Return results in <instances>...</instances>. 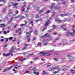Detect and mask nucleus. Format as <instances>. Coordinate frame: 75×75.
Wrapping results in <instances>:
<instances>
[{
  "label": "nucleus",
  "instance_id": "864d4df0",
  "mask_svg": "<svg viewBox=\"0 0 75 75\" xmlns=\"http://www.w3.org/2000/svg\"><path fill=\"white\" fill-rule=\"evenodd\" d=\"M20 18V19H21V18H25V17L23 16H22L21 17V18Z\"/></svg>",
  "mask_w": 75,
  "mask_h": 75
},
{
  "label": "nucleus",
  "instance_id": "2f4dec72",
  "mask_svg": "<svg viewBox=\"0 0 75 75\" xmlns=\"http://www.w3.org/2000/svg\"><path fill=\"white\" fill-rule=\"evenodd\" d=\"M71 72H73V73H75V71L73 70V69H72L71 70Z\"/></svg>",
  "mask_w": 75,
  "mask_h": 75
},
{
  "label": "nucleus",
  "instance_id": "f03ea898",
  "mask_svg": "<svg viewBox=\"0 0 75 75\" xmlns=\"http://www.w3.org/2000/svg\"><path fill=\"white\" fill-rule=\"evenodd\" d=\"M74 32L72 33V32H71V33H69V32H67V36H68V35H71L72 36V37H74Z\"/></svg>",
  "mask_w": 75,
  "mask_h": 75
},
{
  "label": "nucleus",
  "instance_id": "f3484780",
  "mask_svg": "<svg viewBox=\"0 0 75 75\" xmlns=\"http://www.w3.org/2000/svg\"><path fill=\"white\" fill-rule=\"evenodd\" d=\"M18 3H16L15 4H14V5H13V7H16V6H18Z\"/></svg>",
  "mask_w": 75,
  "mask_h": 75
},
{
  "label": "nucleus",
  "instance_id": "de8ad7c7",
  "mask_svg": "<svg viewBox=\"0 0 75 75\" xmlns=\"http://www.w3.org/2000/svg\"><path fill=\"white\" fill-rule=\"evenodd\" d=\"M27 47H24L23 48V50H25L26 49H27Z\"/></svg>",
  "mask_w": 75,
  "mask_h": 75
},
{
  "label": "nucleus",
  "instance_id": "4c0bfd02",
  "mask_svg": "<svg viewBox=\"0 0 75 75\" xmlns=\"http://www.w3.org/2000/svg\"><path fill=\"white\" fill-rule=\"evenodd\" d=\"M62 69L63 71H66V70H68V69H65V68H63Z\"/></svg>",
  "mask_w": 75,
  "mask_h": 75
},
{
  "label": "nucleus",
  "instance_id": "5701e85b",
  "mask_svg": "<svg viewBox=\"0 0 75 75\" xmlns=\"http://www.w3.org/2000/svg\"><path fill=\"white\" fill-rule=\"evenodd\" d=\"M36 70H37V69L36 68H34L33 69V70L35 72Z\"/></svg>",
  "mask_w": 75,
  "mask_h": 75
},
{
  "label": "nucleus",
  "instance_id": "412c9836",
  "mask_svg": "<svg viewBox=\"0 0 75 75\" xmlns=\"http://www.w3.org/2000/svg\"><path fill=\"white\" fill-rule=\"evenodd\" d=\"M39 11V14H41V13H42V12L44 11V10H41Z\"/></svg>",
  "mask_w": 75,
  "mask_h": 75
},
{
  "label": "nucleus",
  "instance_id": "c03bdc74",
  "mask_svg": "<svg viewBox=\"0 0 75 75\" xmlns=\"http://www.w3.org/2000/svg\"><path fill=\"white\" fill-rule=\"evenodd\" d=\"M67 57L68 58H71V56L69 55H68Z\"/></svg>",
  "mask_w": 75,
  "mask_h": 75
},
{
  "label": "nucleus",
  "instance_id": "9b49d317",
  "mask_svg": "<svg viewBox=\"0 0 75 75\" xmlns=\"http://www.w3.org/2000/svg\"><path fill=\"white\" fill-rule=\"evenodd\" d=\"M61 8L58 6H57L54 8V9L56 10H58V9H60Z\"/></svg>",
  "mask_w": 75,
  "mask_h": 75
},
{
  "label": "nucleus",
  "instance_id": "e2e57ef3",
  "mask_svg": "<svg viewBox=\"0 0 75 75\" xmlns=\"http://www.w3.org/2000/svg\"><path fill=\"white\" fill-rule=\"evenodd\" d=\"M14 66L15 67H17L18 66V64H16L14 65Z\"/></svg>",
  "mask_w": 75,
  "mask_h": 75
},
{
  "label": "nucleus",
  "instance_id": "7c9ffc66",
  "mask_svg": "<svg viewBox=\"0 0 75 75\" xmlns=\"http://www.w3.org/2000/svg\"><path fill=\"white\" fill-rule=\"evenodd\" d=\"M13 17H12L11 18V21H9L8 22H9V23H10V22H11V21L13 19Z\"/></svg>",
  "mask_w": 75,
  "mask_h": 75
},
{
  "label": "nucleus",
  "instance_id": "72a5a7b5",
  "mask_svg": "<svg viewBox=\"0 0 75 75\" xmlns=\"http://www.w3.org/2000/svg\"><path fill=\"white\" fill-rule=\"evenodd\" d=\"M50 11L49 10H47V11L46 12V13L47 14H48V13H50Z\"/></svg>",
  "mask_w": 75,
  "mask_h": 75
},
{
  "label": "nucleus",
  "instance_id": "69168bd1",
  "mask_svg": "<svg viewBox=\"0 0 75 75\" xmlns=\"http://www.w3.org/2000/svg\"><path fill=\"white\" fill-rule=\"evenodd\" d=\"M21 33H22V32H20L18 34L19 35H21Z\"/></svg>",
  "mask_w": 75,
  "mask_h": 75
},
{
  "label": "nucleus",
  "instance_id": "f704fd0d",
  "mask_svg": "<svg viewBox=\"0 0 75 75\" xmlns=\"http://www.w3.org/2000/svg\"><path fill=\"white\" fill-rule=\"evenodd\" d=\"M42 73L43 75H44V74H46V72H45V71H42Z\"/></svg>",
  "mask_w": 75,
  "mask_h": 75
},
{
  "label": "nucleus",
  "instance_id": "6e6552de",
  "mask_svg": "<svg viewBox=\"0 0 75 75\" xmlns=\"http://www.w3.org/2000/svg\"><path fill=\"white\" fill-rule=\"evenodd\" d=\"M13 50H11L9 51V54L11 56H13Z\"/></svg>",
  "mask_w": 75,
  "mask_h": 75
},
{
  "label": "nucleus",
  "instance_id": "4d7b16f0",
  "mask_svg": "<svg viewBox=\"0 0 75 75\" xmlns=\"http://www.w3.org/2000/svg\"><path fill=\"white\" fill-rule=\"evenodd\" d=\"M67 30V29L66 28H64L63 30H64V31H66Z\"/></svg>",
  "mask_w": 75,
  "mask_h": 75
},
{
  "label": "nucleus",
  "instance_id": "2eb2a0df",
  "mask_svg": "<svg viewBox=\"0 0 75 75\" xmlns=\"http://www.w3.org/2000/svg\"><path fill=\"white\" fill-rule=\"evenodd\" d=\"M75 58L73 57L72 58V59H70L69 62H71V61H73V60H75Z\"/></svg>",
  "mask_w": 75,
  "mask_h": 75
},
{
  "label": "nucleus",
  "instance_id": "bb28decb",
  "mask_svg": "<svg viewBox=\"0 0 75 75\" xmlns=\"http://www.w3.org/2000/svg\"><path fill=\"white\" fill-rule=\"evenodd\" d=\"M39 59V58L38 57H36L35 58V59H33V60H34V61H35V60H37V59Z\"/></svg>",
  "mask_w": 75,
  "mask_h": 75
},
{
  "label": "nucleus",
  "instance_id": "09e8293b",
  "mask_svg": "<svg viewBox=\"0 0 75 75\" xmlns=\"http://www.w3.org/2000/svg\"><path fill=\"white\" fill-rule=\"evenodd\" d=\"M41 44V42H38V45H40Z\"/></svg>",
  "mask_w": 75,
  "mask_h": 75
},
{
  "label": "nucleus",
  "instance_id": "8fccbe9b",
  "mask_svg": "<svg viewBox=\"0 0 75 75\" xmlns=\"http://www.w3.org/2000/svg\"><path fill=\"white\" fill-rule=\"evenodd\" d=\"M43 45H44V46H45L47 45V43H44V44H43Z\"/></svg>",
  "mask_w": 75,
  "mask_h": 75
},
{
  "label": "nucleus",
  "instance_id": "e433bc0d",
  "mask_svg": "<svg viewBox=\"0 0 75 75\" xmlns=\"http://www.w3.org/2000/svg\"><path fill=\"white\" fill-rule=\"evenodd\" d=\"M8 40H12L13 39V37H10L9 38H8Z\"/></svg>",
  "mask_w": 75,
  "mask_h": 75
},
{
  "label": "nucleus",
  "instance_id": "cd10ccee",
  "mask_svg": "<svg viewBox=\"0 0 75 75\" xmlns=\"http://www.w3.org/2000/svg\"><path fill=\"white\" fill-rule=\"evenodd\" d=\"M15 46H13V47L11 48V49L12 50H14V49H15Z\"/></svg>",
  "mask_w": 75,
  "mask_h": 75
},
{
  "label": "nucleus",
  "instance_id": "49530a36",
  "mask_svg": "<svg viewBox=\"0 0 75 75\" xmlns=\"http://www.w3.org/2000/svg\"><path fill=\"white\" fill-rule=\"evenodd\" d=\"M12 67H13V66H11V67H10V68H9L8 67H7V69H8H8H10V68H12Z\"/></svg>",
  "mask_w": 75,
  "mask_h": 75
},
{
  "label": "nucleus",
  "instance_id": "13d9d810",
  "mask_svg": "<svg viewBox=\"0 0 75 75\" xmlns=\"http://www.w3.org/2000/svg\"><path fill=\"white\" fill-rule=\"evenodd\" d=\"M23 25H24V24H21L20 25V26L21 27H22V26H23Z\"/></svg>",
  "mask_w": 75,
  "mask_h": 75
},
{
  "label": "nucleus",
  "instance_id": "052dcab7",
  "mask_svg": "<svg viewBox=\"0 0 75 75\" xmlns=\"http://www.w3.org/2000/svg\"><path fill=\"white\" fill-rule=\"evenodd\" d=\"M49 39L50 40H52V36H50V37H49Z\"/></svg>",
  "mask_w": 75,
  "mask_h": 75
},
{
  "label": "nucleus",
  "instance_id": "58836bf2",
  "mask_svg": "<svg viewBox=\"0 0 75 75\" xmlns=\"http://www.w3.org/2000/svg\"><path fill=\"white\" fill-rule=\"evenodd\" d=\"M33 21H30V23L32 24V26H33Z\"/></svg>",
  "mask_w": 75,
  "mask_h": 75
},
{
  "label": "nucleus",
  "instance_id": "37998d69",
  "mask_svg": "<svg viewBox=\"0 0 75 75\" xmlns=\"http://www.w3.org/2000/svg\"><path fill=\"white\" fill-rule=\"evenodd\" d=\"M28 45H29V44H27L25 43V47H28Z\"/></svg>",
  "mask_w": 75,
  "mask_h": 75
},
{
  "label": "nucleus",
  "instance_id": "ddd939ff",
  "mask_svg": "<svg viewBox=\"0 0 75 75\" xmlns=\"http://www.w3.org/2000/svg\"><path fill=\"white\" fill-rule=\"evenodd\" d=\"M40 54H41V55H42V56H44L45 55V54H45V52H40Z\"/></svg>",
  "mask_w": 75,
  "mask_h": 75
},
{
  "label": "nucleus",
  "instance_id": "9d476101",
  "mask_svg": "<svg viewBox=\"0 0 75 75\" xmlns=\"http://www.w3.org/2000/svg\"><path fill=\"white\" fill-rule=\"evenodd\" d=\"M72 31H73V33H74L75 32V30H74V29H75V26L74 25H72Z\"/></svg>",
  "mask_w": 75,
  "mask_h": 75
},
{
  "label": "nucleus",
  "instance_id": "79ce46f5",
  "mask_svg": "<svg viewBox=\"0 0 75 75\" xmlns=\"http://www.w3.org/2000/svg\"><path fill=\"white\" fill-rule=\"evenodd\" d=\"M11 28V26H9L8 28V30H10Z\"/></svg>",
  "mask_w": 75,
  "mask_h": 75
},
{
  "label": "nucleus",
  "instance_id": "39448f33",
  "mask_svg": "<svg viewBox=\"0 0 75 75\" xmlns=\"http://www.w3.org/2000/svg\"><path fill=\"white\" fill-rule=\"evenodd\" d=\"M33 7H36V10L37 11H39V7H37V6H32Z\"/></svg>",
  "mask_w": 75,
  "mask_h": 75
},
{
  "label": "nucleus",
  "instance_id": "a211bd4d",
  "mask_svg": "<svg viewBox=\"0 0 75 75\" xmlns=\"http://www.w3.org/2000/svg\"><path fill=\"white\" fill-rule=\"evenodd\" d=\"M42 21V19H39L37 20H36L35 21V22H38V21Z\"/></svg>",
  "mask_w": 75,
  "mask_h": 75
},
{
  "label": "nucleus",
  "instance_id": "0eeeda50",
  "mask_svg": "<svg viewBox=\"0 0 75 75\" xmlns=\"http://www.w3.org/2000/svg\"><path fill=\"white\" fill-rule=\"evenodd\" d=\"M26 34L27 37L29 38H30L29 36H31V34H30V33L29 32H27Z\"/></svg>",
  "mask_w": 75,
  "mask_h": 75
},
{
  "label": "nucleus",
  "instance_id": "6e6d98bb",
  "mask_svg": "<svg viewBox=\"0 0 75 75\" xmlns=\"http://www.w3.org/2000/svg\"><path fill=\"white\" fill-rule=\"evenodd\" d=\"M52 30H50L48 31V32H49V33H51V32H52Z\"/></svg>",
  "mask_w": 75,
  "mask_h": 75
},
{
  "label": "nucleus",
  "instance_id": "3c124183",
  "mask_svg": "<svg viewBox=\"0 0 75 75\" xmlns=\"http://www.w3.org/2000/svg\"><path fill=\"white\" fill-rule=\"evenodd\" d=\"M4 34L5 35H6V34H7V32H6V31H4Z\"/></svg>",
  "mask_w": 75,
  "mask_h": 75
},
{
  "label": "nucleus",
  "instance_id": "a18cd8bd",
  "mask_svg": "<svg viewBox=\"0 0 75 75\" xmlns=\"http://www.w3.org/2000/svg\"><path fill=\"white\" fill-rule=\"evenodd\" d=\"M58 72V71H56L54 72H53V73L54 74H57V73Z\"/></svg>",
  "mask_w": 75,
  "mask_h": 75
},
{
  "label": "nucleus",
  "instance_id": "6ab92c4d",
  "mask_svg": "<svg viewBox=\"0 0 75 75\" xmlns=\"http://www.w3.org/2000/svg\"><path fill=\"white\" fill-rule=\"evenodd\" d=\"M59 67H58L57 68H56V69H57V70L58 71H61V69H59Z\"/></svg>",
  "mask_w": 75,
  "mask_h": 75
},
{
  "label": "nucleus",
  "instance_id": "20e7f679",
  "mask_svg": "<svg viewBox=\"0 0 75 75\" xmlns=\"http://www.w3.org/2000/svg\"><path fill=\"white\" fill-rule=\"evenodd\" d=\"M59 67V66H57L55 67H53L51 69V70L54 71V70H55V69H56L57 68H58Z\"/></svg>",
  "mask_w": 75,
  "mask_h": 75
},
{
  "label": "nucleus",
  "instance_id": "dca6fc26",
  "mask_svg": "<svg viewBox=\"0 0 75 75\" xmlns=\"http://www.w3.org/2000/svg\"><path fill=\"white\" fill-rule=\"evenodd\" d=\"M33 73H34V74H36V75H39V73L38 72H35V71H33Z\"/></svg>",
  "mask_w": 75,
  "mask_h": 75
},
{
  "label": "nucleus",
  "instance_id": "4468645a",
  "mask_svg": "<svg viewBox=\"0 0 75 75\" xmlns=\"http://www.w3.org/2000/svg\"><path fill=\"white\" fill-rule=\"evenodd\" d=\"M66 25L65 24H64L63 25H62L61 26V28H64V27H66Z\"/></svg>",
  "mask_w": 75,
  "mask_h": 75
},
{
  "label": "nucleus",
  "instance_id": "4be33fe9",
  "mask_svg": "<svg viewBox=\"0 0 75 75\" xmlns=\"http://www.w3.org/2000/svg\"><path fill=\"white\" fill-rule=\"evenodd\" d=\"M20 61H24V60H26V59L25 58H24V59H19Z\"/></svg>",
  "mask_w": 75,
  "mask_h": 75
},
{
  "label": "nucleus",
  "instance_id": "473e14b6",
  "mask_svg": "<svg viewBox=\"0 0 75 75\" xmlns=\"http://www.w3.org/2000/svg\"><path fill=\"white\" fill-rule=\"evenodd\" d=\"M26 7V5H24L22 6H21V8H24V7Z\"/></svg>",
  "mask_w": 75,
  "mask_h": 75
},
{
  "label": "nucleus",
  "instance_id": "774afa93",
  "mask_svg": "<svg viewBox=\"0 0 75 75\" xmlns=\"http://www.w3.org/2000/svg\"><path fill=\"white\" fill-rule=\"evenodd\" d=\"M45 30H47V28H44L43 29L42 31H45Z\"/></svg>",
  "mask_w": 75,
  "mask_h": 75
},
{
  "label": "nucleus",
  "instance_id": "338daca9",
  "mask_svg": "<svg viewBox=\"0 0 75 75\" xmlns=\"http://www.w3.org/2000/svg\"><path fill=\"white\" fill-rule=\"evenodd\" d=\"M57 34V33L56 32H54V33H53V34L54 35H56Z\"/></svg>",
  "mask_w": 75,
  "mask_h": 75
},
{
  "label": "nucleus",
  "instance_id": "5fc2aeb1",
  "mask_svg": "<svg viewBox=\"0 0 75 75\" xmlns=\"http://www.w3.org/2000/svg\"><path fill=\"white\" fill-rule=\"evenodd\" d=\"M15 32L16 33H18L19 32V31H18V30H15Z\"/></svg>",
  "mask_w": 75,
  "mask_h": 75
},
{
  "label": "nucleus",
  "instance_id": "393cba45",
  "mask_svg": "<svg viewBox=\"0 0 75 75\" xmlns=\"http://www.w3.org/2000/svg\"><path fill=\"white\" fill-rule=\"evenodd\" d=\"M67 3V1H64V2H62V4H63V5H65V3Z\"/></svg>",
  "mask_w": 75,
  "mask_h": 75
},
{
  "label": "nucleus",
  "instance_id": "0e129e2a",
  "mask_svg": "<svg viewBox=\"0 0 75 75\" xmlns=\"http://www.w3.org/2000/svg\"><path fill=\"white\" fill-rule=\"evenodd\" d=\"M59 39V37H57L56 39L55 40L57 41V40H58Z\"/></svg>",
  "mask_w": 75,
  "mask_h": 75
},
{
  "label": "nucleus",
  "instance_id": "7ed1b4c3",
  "mask_svg": "<svg viewBox=\"0 0 75 75\" xmlns=\"http://www.w3.org/2000/svg\"><path fill=\"white\" fill-rule=\"evenodd\" d=\"M50 34H48V33H46V34H45V35H43L41 37V38H42V37H44V38H47V37H48L49 36H50Z\"/></svg>",
  "mask_w": 75,
  "mask_h": 75
},
{
  "label": "nucleus",
  "instance_id": "a19ab883",
  "mask_svg": "<svg viewBox=\"0 0 75 75\" xmlns=\"http://www.w3.org/2000/svg\"><path fill=\"white\" fill-rule=\"evenodd\" d=\"M36 18H39V16H38V14L36 15Z\"/></svg>",
  "mask_w": 75,
  "mask_h": 75
},
{
  "label": "nucleus",
  "instance_id": "1a4fd4ad",
  "mask_svg": "<svg viewBox=\"0 0 75 75\" xmlns=\"http://www.w3.org/2000/svg\"><path fill=\"white\" fill-rule=\"evenodd\" d=\"M55 4L54 3H52V6L50 7V9H52V8H53V7H54V6H55Z\"/></svg>",
  "mask_w": 75,
  "mask_h": 75
},
{
  "label": "nucleus",
  "instance_id": "680f3d73",
  "mask_svg": "<svg viewBox=\"0 0 75 75\" xmlns=\"http://www.w3.org/2000/svg\"><path fill=\"white\" fill-rule=\"evenodd\" d=\"M26 18H28V16L27 15H25Z\"/></svg>",
  "mask_w": 75,
  "mask_h": 75
},
{
  "label": "nucleus",
  "instance_id": "603ef678",
  "mask_svg": "<svg viewBox=\"0 0 75 75\" xmlns=\"http://www.w3.org/2000/svg\"><path fill=\"white\" fill-rule=\"evenodd\" d=\"M51 65V64L49 63L48 64L47 66H49V67H50Z\"/></svg>",
  "mask_w": 75,
  "mask_h": 75
},
{
  "label": "nucleus",
  "instance_id": "c85d7f7f",
  "mask_svg": "<svg viewBox=\"0 0 75 75\" xmlns=\"http://www.w3.org/2000/svg\"><path fill=\"white\" fill-rule=\"evenodd\" d=\"M30 73V71H25V73H24V74H29Z\"/></svg>",
  "mask_w": 75,
  "mask_h": 75
},
{
  "label": "nucleus",
  "instance_id": "a878e982",
  "mask_svg": "<svg viewBox=\"0 0 75 75\" xmlns=\"http://www.w3.org/2000/svg\"><path fill=\"white\" fill-rule=\"evenodd\" d=\"M53 59H54L55 61H58V59L57 58H54Z\"/></svg>",
  "mask_w": 75,
  "mask_h": 75
},
{
  "label": "nucleus",
  "instance_id": "b1692460",
  "mask_svg": "<svg viewBox=\"0 0 75 75\" xmlns=\"http://www.w3.org/2000/svg\"><path fill=\"white\" fill-rule=\"evenodd\" d=\"M65 16V15L63 14H61L59 15V16H61V17H63V16Z\"/></svg>",
  "mask_w": 75,
  "mask_h": 75
},
{
  "label": "nucleus",
  "instance_id": "f257e3e1",
  "mask_svg": "<svg viewBox=\"0 0 75 75\" xmlns=\"http://www.w3.org/2000/svg\"><path fill=\"white\" fill-rule=\"evenodd\" d=\"M56 21H57V23H61L62 21H63L64 22H65V21H68V19L65 18L63 20L61 21L59 20V19L58 18H56L55 19Z\"/></svg>",
  "mask_w": 75,
  "mask_h": 75
},
{
  "label": "nucleus",
  "instance_id": "aec40b11",
  "mask_svg": "<svg viewBox=\"0 0 75 75\" xmlns=\"http://www.w3.org/2000/svg\"><path fill=\"white\" fill-rule=\"evenodd\" d=\"M1 27H5L6 26V25H5L4 24H1Z\"/></svg>",
  "mask_w": 75,
  "mask_h": 75
},
{
  "label": "nucleus",
  "instance_id": "c756f323",
  "mask_svg": "<svg viewBox=\"0 0 75 75\" xmlns=\"http://www.w3.org/2000/svg\"><path fill=\"white\" fill-rule=\"evenodd\" d=\"M64 14V15H65L64 16H68V14L67 13L65 12Z\"/></svg>",
  "mask_w": 75,
  "mask_h": 75
},
{
  "label": "nucleus",
  "instance_id": "c9c22d12",
  "mask_svg": "<svg viewBox=\"0 0 75 75\" xmlns=\"http://www.w3.org/2000/svg\"><path fill=\"white\" fill-rule=\"evenodd\" d=\"M20 17V15H18L17 16L15 17V20L17 19V18H18V17Z\"/></svg>",
  "mask_w": 75,
  "mask_h": 75
},
{
  "label": "nucleus",
  "instance_id": "423d86ee",
  "mask_svg": "<svg viewBox=\"0 0 75 75\" xmlns=\"http://www.w3.org/2000/svg\"><path fill=\"white\" fill-rule=\"evenodd\" d=\"M50 24V21L48 20L47 22H46L45 24V26H48V25Z\"/></svg>",
  "mask_w": 75,
  "mask_h": 75
},
{
  "label": "nucleus",
  "instance_id": "ea45409f",
  "mask_svg": "<svg viewBox=\"0 0 75 75\" xmlns=\"http://www.w3.org/2000/svg\"><path fill=\"white\" fill-rule=\"evenodd\" d=\"M7 71V69H4L3 71L2 72H6V71Z\"/></svg>",
  "mask_w": 75,
  "mask_h": 75
},
{
  "label": "nucleus",
  "instance_id": "bf43d9fd",
  "mask_svg": "<svg viewBox=\"0 0 75 75\" xmlns=\"http://www.w3.org/2000/svg\"><path fill=\"white\" fill-rule=\"evenodd\" d=\"M35 34H38L37 31H35Z\"/></svg>",
  "mask_w": 75,
  "mask_h": 75
},
{
  "label": "nucleus",
  "instance_id": "f8f14e48",
  "mask_svg": "<svg viewBox=\"0 0 75 75\" xmlns=\"http://www.w3.org/2000/svg\"><path fill=\"white\" fill-rule=\"evenodd\" d=\"M3 56H9V54L8 53L7 54H6L4 53H3Z\"/></svg>",
  "mask_w": 75,
  "mask_h": 75
}]
</instances>
